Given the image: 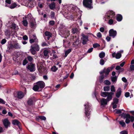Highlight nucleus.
Masks as SVG:
<instances>
[{
	"instance_id": "obj_49",
	"label": "nucleus",
	"mask_w": 134,
	"mask_h": 134,
	"mask_svg": "<svg viewBox=\"0 0 134 134\" xmlns=\"http://www.w3.org/2000/svg\"><path fill=\"white\" fill-rule=\"evenodd\" d=\"M111 92H114L115 91V87L114 86H112L111 87Z\"/></svg>"
},
{
	"instance_id": "obj_5",
	"label": "nucleus",
	"mask_w": 134,
	"mask_h": 134,
	"mask_svg": "<svg viewBox=\"0 0 134 134\" xmlns=\"http://www.w3.org/2000/svg\"><path fill=\"white\" fill-rule=\"evenodd\" d=\"M89 103H87L85 105V106H86L85 108V114L86 116H89L90 115V106L89 105Z\"/></svg>"
},
{
	"instance_id": "obj_11",
	"label": "nucleus",
	"mask_w": 134,
	"mask_h": 134,
	"mask_svg": "<svg viewBox=\"0 0 134 134\" xmlns=\"http://www.w3.org/2000/svg\"><path fill=\"white\" fill-rule=\"evenodd\" d=\"M43 64V63L41 62H39L37 64L38 69L40 72L41 71L44 69Z\"/></svg>"
},
{
	"instance_id": "obj_37",
	"label": "nucleus",
	"mask_w": 134,
	"mask_h": 134,
	"mask_svg": "<svg viewBox=\"0 0 134 134\" xmlns=\"http://www.w3.org/2000/svg\"><path fill=\"white\" fill-rule=\"evenodd\" d=\"M120 124L122 127H124L125 126L126 124L125 122L122 121H119Z\"/></svg>"
},
{
	"instance_id": "obj_1",
	"label": "nucleus",
	"mask_w": 134,
	"mask_h": 134,
	"mask_svg": "<svg viewBox=\"0 0 134 134\" xmlns=\"http://www.w3.org/2000/svg\"><path fill=\"white\" fill-rule=\"evenodd\" d=\"M114 93L112 92H103L101 93V96L105 97L107 96L106 99L102 98L100 100L101 104L102 105H104L107 104V102L111 100L112 98V96L114 94Z\"/></svg>"
},
{
	"instance_id": "obj_40",
	"label": "nucleus",
	"mask_w": 134,
	"mask_h": 134,
	"mask_svg": "<svg viewBox=\"0 0 134 134\" xmlns=\"http://www.w3.org/2000/svg\"><path fill=\"white\" fill-rule=\"evenodd\" d=\"M104 78V76L103 75H102L100 76L99 78V80H100V82H102L103 81V79Z\"/></svg>"
},
{
	"instance_id": "obj_19",
	"label": "nucleus",
	"mask_w": 134,
	"mask_h": 134,
	"mask_svg": "<svg viewBox=\"0 0 134 134\" xmlns=\"http://www.w3.org/2000/svg\"><path fill=\"white\" fill-rule=\"evenodd\" d=\"M14 48L16 49H19L21 48V46L19 43L16 42L14 44Z\"/></svg>"
},
{
	"instance_id": "obj_57",
	"label": "nucleus",
	"mask_w": 134,
	"mask_h": 134,
	"mask_svg": "<svg viewBox=\"0 0 134 134\" xmlns=\"http://www.w3.org/2000/svg\"><path fill=\"white\" fill-rule=\"evenodd\" d=\"M0 103L4 104L5 103V102L3 99L0 98Z\"/></svg>"
},
{
	"instance_id": "obj_55",
	"label": "nucleus",
	"mask_w": 134,
	"mask_h": 134,
	"mask_svg": "<svg viewBox=\"0 0 134 134\" xmlns=\"http://www.w3.org/2000/svg\"><path fill=\"white\" fill-rule=\"evenodd\" d=\"M23 39L24 40H27L28 39V37L27 36L25 35L23 37Z\"/></svg>"
},
{
	"instance_id": "obj_13",
	"label": "nucleus",
	"mask_w": 134,
	"mask_h": 134,
	"mask_svg": "<svg viewBox=\"0 0 134 134\" xmlns=\"http://www.w3.org/2000/svg\"><path fill=\"white\" fill-rule=\"evenodd\" d=\"M34 65V64L31 63L30 64L28 65L27 68L31 71H34L35 70Z\"/></svg>"
},
{
	"instance_id": "obj_9",
	"label": "nucleus",
	"mask_w": 134,
	"mask_h": 134,
	"mask_svg": "<svg viewBox=\"0 0 134 134\" xmlns=\"http://www.w3.org/2000/svg\"><path fill=\"white\" fill-rule=\"evenodd\" d=\"M109 36H110L112 37L113 38H114L116 35L117 32L113 30V29H111L109 31Z\"/></svg>"
},
{
	"instance_id": "obj_38",
	"label": "nucleus",
	"mask_w": 134,
	"mask_h": 134,
	"mask_svg": "<svg viewBox=\"0 0 134 134\" xmlns=\"http://www.w3.org/2000/svg\"><path fill=\"white\" fill-rule=\"evenodd\" d=\"M109 90L110 88L108 86H105L104 88V91H109Z\"/></svg>"
},
{
	"instance_id": "obj_16",
	"label": "nucleus",
	"mask_w": 134,
	"mask_h": 134,
	"mask_svg": "<svg viewBox=\"0 0 134 134\" xmlns=\"http://www.w3.org/2000/svg\"><path fill=\"white\" fill-rule=\"evenodd\" d=\"M17 97L20 99L23 98L24 96V94L21 92H18L17 93Z\"/></svg>"
},
{
	"instance_id": "obj_45",
	"label": "nucleus",
	"mask_w": 134,
	"mask_h": 134,
	"mask_svg": "<svg viewBox=\"0 0 134 134\" xmlns=\"http://www.w3.org/2000/svg\"><path fill=\"white\" fill-rule=\"evenodd\" d=\"M78 44V41L76 40L75 42L73 43V46H74L75 47H76L77 46Z\"/></svg>"
},
{
	"instance_id": "obj_47",
	"label": "nucleus",
	"mask_w": 134,
	"mask_h": 134,
	"mask_svg": "<svg viewBox=\"0 0 134 134\" xmlns=\"http://www.w3.org/2000/svg\"><path fill=\"white\" fill-rule=\"evenodd\" d=\"M55 16V13L54 12H52L51 13V16L52 19Z\"/></svg>"
},
{
	"instance_id": "obj_7",
	"label": "nucleus",
	"mask_w": 134,
	"mask_h": 134,
	"mask_svg": "<svg viewBox=\"0 0 134 134\" xmlns=\"http://www.w3.org/2000/svg\"><path fill=\"white\" fill-rule=\"evenodd\" d=\"M107 14V18L108 19L112 18L115 15L114 12L112 10L108 11Z\"/></svg>"
},
{
	"instance_id": "obj_58",
	"label": "nucleus",
	"mask_w": 134,
	"mask_h": 134,
	"mask_svg": "<svg viewBox=\"0 0 134 134\" xmlns=\"http://www.w3.org/2000/svg\"><path fill=\"white\" fill-rule=\"evenodd\" d=\"M125 97H128L130 96V93L129 92H126L125 93Z\"/></svg>"
},
{
	"instance_id": "obj_43",
	"label": "nucleus",
	"mask_w": 134,
	"mask_h": 134,
	"mask_svg": "<svg viewBox=\"0 0 134 134\" xmlns=\"http://www.w3.org/2000/svg\"><path fill=\"white\" fill-rule=\"evenodd\" d=\"M27 103L29 105H31L33 103V100L31 99H30L28 101Z\"/></svg>"
},
{
	"instance_id": "obj_24",
	"label": "nucleus",
	"mask_w": 134,
	"mask_h": 134,
	"mask_svg": "<svg viewBox=\"0 0 134 134\" xmlns=\"http://www.w3.org/2000/svg\"><path fill=\"white\" fill-rule=\"evenodd\" d=\"M122 19V16L120 15H118L117 16L116 20H117L120 21Z\"/></svg>"
},
{
	"instance_id": "obj_6",
	"label": "nucleus",
	"mask_w": 134,
	"mask_h": 134,
	"mask_svg": "<svg viewBox=\"0 0 134 134\" xmlns=\"http://www.w3.org/2000/svg\"><path fill=\"white\" fill-rule=\"evenodd\" d=\"M81 36L82 37V43L83 44H86L87 42L88 41V39L87 36L85 35L84 34H82Z\"/></svg>"
},
{
	"instance_id": "obj_21",
	"label": "nucleus",
	"mask_w": 134,
	"mask_h": 134,
	"mask_svg": "<svg viewBox=\"0 0 134 134\" xmlns=\"http://www.w3.org/2000/svg\"><path fill=\"white\" fill-rule=\"evenodd\" d=\"M49 7L51 9L54 8L55 7V3L54 2H53L50 4L49 5Z\"/></svg>"
},
{
	"instance_id": "obj_36",
	"label": "nucleus",
	"mask_w": 134,
	"mask_h": 134,
	"mask_svg": "<svg viewBox=\"0 0 134 134\" xmlns=\"http://www.w3.org/2000/svg\"><path fill=\"white\" fill-rule=\"evenodd\" d=\"M104 83L105 85H109L110 84V82L108 80H105L104 82Z\"/></svg>"
},
{
	"instance_id": "obj_52",
	"label": "nucleus",
	"mask_w": 134,
	"mask_h": 134,
	"mask_svg": "<svg viewBox=\"0 0 134 134\" xmlns=\"http://www.w3.org/2000/svg\"><path fill=\"white\" fill-rule=\"evenodd\" d=\"M41 45L42 46H48L46 42H43L41 44Z\"/></svg>"
},
{
	"instance_id": "obj_2",
	"label": "nucleus",
	"mask_w": 134,
	"mask_h": 134,
	"mask_svg": "<svg viewBox=\"0 0 134 134\" xmlns=\"http://www.w3.org/2000/svg\"><path fill=\"white\" fill-rule=\"evenodd\" d=\"M92 0H83V4L85 7L91 9L92 8Z\"/></svg>"
},
{
	"instance_id": "obj_32",
	"label": "nucleus",
	"mask_w": 134,
	"mask_h": 134,
	"mask_svg": "<svg viewBox=\"0 0 134 134\" xmlns=\"http://www.w3.org/2000/svg\"><path fill=\"white\" fill-rule=\"evenodd\" d=\"M17 6V5L15 3H13L9 7L10 8L12 9H13L15 7Z\"/></svg>"
},
{
	"instance_id": "obj_35",
	"label": "nucleus",
	"mask_w": 134,
	"mask_h": 134,
	"mask_svg": "<svg viewBox=\"0 0 134 134\" xmlns=\"http://www.w3.org/2000/svg\"><path fill=\"white\" fill-rule=\"evenodd\" d=\"M28 63V62L27 60V58H25L23 62V65H25Z\"/></svg>"
},
{
	"instance_id": "obj_62",
	"label": "nucleus",
	"mask_w": 134,
	"mask_h": 134,
	"mask_svg": "<svg viewBox=\"0 0 134 134\" xmlns=\"http://www.w3.org/2000/svg\"><path fill=\"white\" fill-rule=\"evenodd\" d=\"M16 25L15 24H12V25L11 28L13 29H15L16 28Z\"/></svg>"
},
{
	"instance_id": "obj_48",
	"label": "nucleus",
	"mask_w": 134,
	"mask_h": 134,
	"mask_svg": "<svg viewBox=\"0 0 134 134\" xmlns=\"http://www.w3.org/2000/svg\"><path fill=\"white\" fill-rule=\"evenodd\" d=\"M115 110H116V113L117 114H120L121 113V110H123V109L122 110H118V109H115Z\"/></svg>"
},
{
	"instance_id": "obj_56",
	"label": "nucleus",
	"mask_w": 134,
	"mask_h": 134,
	"mask_svg": "<svg viewBox=\"0 0 134 134\" xmlns=\"http://www.w3.org/2000/svg\"><path fill=\"white\" fill-rule=\"evenodd\" d=\"M99 46V45L98 43H96L94 44L93 45V46L94 48H96Z\"/></svg>"
},
{
	"instance_id": "obj_25",
	"label": "nucleus",
	"mask_w": 134,
	"mask_h": 134,
	"mask_svg": "<svg viewBox=\"0 0 134 134\" xmlns=\"http://www.w3.org/2000/svg\"><path fill=\"white\" fill-rule=\"evenodd\" d=\"M29 39H30L29 42L31 44H32L34 42H35V43H38V40H37V41H36V40H35L33 39L32 38V39L29 38Z\"/></svg>"
},
{
	"instance_id": "obj_20",
	"label": "nucleus",
	"mask_w": 134,
	"mask_h": 134,
	"mask_svg": "<svg viewBox=\"0 0 134 134\" xmlns=\"http://www.w3.org/2000/svg\"><path fill=\"white\" fill-rule=\"evenodd\" d=\"M30 51L31 53L33 55H35L36 53V51L33 48L31 47Z\"/></svg>"
},
{
	"instance_id": "obj_30",
	"label": "nucleus",
	"mask_w": 134,
	"mask_h": 134,
	"mask_svg": "<svg viewBox=\"0 0 134 134\" xmlns=\"http://www.w3.org/2000/svg\"><path fill=\"white\" fill-rule=\"evenodd\" d=\"M71 51V49H69L66 51L65 53V57H66L68 55Z\"/></svg>"
},
{
	"instance_id": "obj_27",
	"label": "nucleus",
	"mask_w": 134,
	"mask_h": 134,
	"mask_svg": "<svg viewBox=\"0 0 134 134\" xmlns=\"http://www.w3.org/2000/svg\"><path fill=\"white\" fill-rule=\"evenodd\" d=\"M39 88H40L37 84L35 85L33 88V90L35 91H38Z\"/></svg>"
},
{
	"instance_id": "obj_8",
	"label": "nucleus",
	"mask_w": 134,
	"mask_h": 134,
	"mask_svg": "<svg viewBox=\"0 0 134 134\" xmlns=\"http://www.w3.org/2000/svg\"><path fill=\"white\" fill-rule=\"evenodd\" d=\"M113 66H111L110 67L108 68L107 69L104 68V73L105 74V76H107L108 75L109 72L110 71H111L113 69Z\"/></svg>"
},
{
	"instance_id": "obj_54",
	"label": "nucleus",
	"mask_w": 134,
	"mask_h": 134,
	"mask_svg": "<svg viewBox=\"0 0 134 134\" xmlns=\"http://www.w3.org/2000/svg\"><path fill=\"white\" fill-rule=\"evenodd\" d=\"M97 36L98 37L100 38L102 37V35L101 33L100 32H99L97 33Z\"/></svg>"
},
{
	"instance_id": "obj_29",
	"label": "nucleus",
	"mask_w": 134,
	"mask_h": 134,
	"mask_svg": "<svg viewBox=\"0 0 134 134\" xmlns=\"http://www.w3.org/2000/svg\"><path fill=\"white\" fill-rule=\"evenodd\" d=\"M27 59L30 62H31L33 60V59L32 57L30 55H28L27 56Z\"/></svg>"
},
{
	"instance_id": "obj_51",
	"label": "nucleus",
	"mask_w": 134,
	"mask_h": 134,
	"mask_svg": "<svg viewBox=\"0 0 134 134\" xmlns=\"http://www.w3.org/2000/svg\"><path fill=\"white\" fill-rule=\"evenodd\" d=\"M6 42V40L5 39H3L1 42V43L2 44H5Z\"/></svg>"
},
{
	"instance_id": "obj_33",
	"label": "nucleus",
	"mask_w": 134,
	"mask_h": 134,
	"mask_svg": "<svg viewBox=\"0 0 134 134\" xmlns=\"http://www.w3.org/2000/svg\"><path fill=\"white\" fill-rule=\"evenodd\" d=\"M23 24L25 26H27L28 25V22L26 20L23 21Z\"/></svg>"
},
{
	"instance_id": "obj_53",
	"label": "nucleus",
	"mask_w": 134,
	"mask_h": 134,
	"mask_svg": "<svg viewBox=\"0 0 134 134\" xmlns=\"http://www.w3.org/2000/svg\"><path fill=\"white\" fill-rule=\"evenodd\" d=\"M49 23L50 25L52 26L54 25L55 22L54 21H51Z\"/></svg>"
},
{
	"instance_id": "obj_15",
	"label": "nucleus",
	"mask_w": 134,
	"mask_h": 134,
	"mask_svg": "<svg viewBox=\"0 0 134 134\" xmlns=\"http://www.w3.org/2000/svg\"><path fill=\"white\" fill-rule=\"evenodd\" d=\"M44 34L45 36L47 37V38L48 40H49L50 39V38L52 37V35L51 33L48 31H46L44 32Z\"/></svg>"
},
{
	"instance_id": "obj_23",
	"label": "nucleus",
	"mask_w": 134,
	"mask_h": 134,
	"mask_svg": "<svg viewBox=\"0 0 134 134\" xmlns=\"http://www.w3.org/2000/svg\"><path fill=\"white\" fill-rule=\"evenodd\" d=\"M50 51L47 49H45L43 51V54L44 56L46 57L48 56V53Z\"/></svg>"
},
{
	"instance_id": "obj_28",
	"label": "nucleus",
	"mask_w": 134,
	"mask_h": 134,
	"mask_svg": "<svg viewBox=\"0 0 134 134\" xmlns=\"http://www.w3.org/2000/svg\"><path fill=\"white\" fill-rule=\"evenodd\" d=\"M105 55V53L104 52H102L100 53L99 56L100 58H102L104 57Z\"/></svg>"
},
{
	"instance_id": "obj_46",
	"label": "nucleus",
	"mask_w": 134,
	"mask_h": 134,
	"mask_svg": "<svg viewBox=\"0 0 134 134\" xmlns=\"http://www.w3.org/2000/svg\"><path fill=\"white\" fill-rule=\"evenodd\" d=\"M100 64L101 65H103L104 64V61L103 59H101L100 61Z\"/></svg>"
},
{
	"instance_id": "obj_59",
	"label": "nucleus",
	"mask_w": 134,
	"mask_h": 134,
	"mask_svg": "<svg viewBox=\"0 0 134 134\" xmlns=\"http://www.w3.org/2000/svg\"><path fill=\"white\" fill-rule=\"evenodd\" d=\"M121 134H128V132L125 131H123L120 132Z\"/></svg>"
},
{
	"instance_id": "obj_42",
	"label": "nucleus",
	"mask_w": 134,
	"mask_h": 134,
	"mask_svg": "<svg viewBox=\"0 0 134 134\" xmlns=\"http://www.w3.org/2000/svg\"><path fill=\"white\" fill-rule=\"evenodd\" d=\"M78 31V30L76 28H75L72 29V32L74 34L77 32Z\"/></svg>"
},
{
	"instance_id": "obj_31",
	"label": "nucleus",
	"mask_w": 134,
	"mask_h": 134,
	"mask_svg": "<svg viewBox=\"0 0 134 134\" xmlns=\"http://www.w3.org/2000/svg\"><path fill=\"white\" fill-rule=\"evenodd\" d=\"M118 102V99L116 98H114L113 99V104H117Z\"/></svg>"
},
{
	"instance_id": "obj_3",
	"label": "nucleus",
	"mask_w": 134,
	"mask_h": 134,
	"mask_svg": "<svg viewBox=\"0 0 134 134\" xmlns=\"http://www.w3.org/2000/svg\"><path fill=\"white\" fill-rule=\"evenodd\" d=\"M123 52V51L122 50H121L118 52L115 55V53L114 52L112 54V57L114 58L115 57L117 59H119L120 58L121 56V53H122Z\"/></svg>"
},
{
	"instance_id": "obj_26",
	"label": "nucleus",
	"mask_w": 134,
	"mask_h": 134,
	"mask_svg": "<svg viewBox=\"0 0 134 134\" xmlns=\"http://www.w3.org/2000/svg\"><path fill=\"white\" fill-rule=\"evenodd\" d=\"M27 18H28V19H30V21H33L34 19L33 18V17L32 16L31 14H29L27 15Z\"/></svg>"
},
{
	"instance_id": "obj_44",
	"label": "nucleus",
	"mask_w": 134,
	"mask_h": 134,
	"mask_svg": "<svg viewBox=\"0 0 134 134\" xmlns=\"http://www.w3.org/2000/svg\"><path fill=\"white\" fill-rule=\"evenodd\" d=\"M39 118L42 120H45L46 119V118L43 116H39Z\"/></svg>"
},
{
	"instance_id": "obj_39",
	"label": "nucleus",
	"mask_w": 134,
	"mask_h": 134,
	"mask_svg": "<svg viewBox=\"0 0 134 134\" xmlns=\"http://www.w3.org/2000/svg\"><path fill=\"white\" fill-rule=\"evenodd\" d=\"M51 69L53 71L55 72L58 69V68H56L55 66H54L51 68Z\"/></svg>"
},
{
	"instance_id": "obj_64",
	"label": "nucleus",
	"mask_w": 134,
	"mask_h": 134,
	"mask_svg": "<svg viewBox=\"0 0 134 134\" xmlns=\"http://www.w3.org/2000/svg\"><path fill=\"white\" fill-rule=\"evenodd\" d=\"M130 69L131 70H134V65H131L130 66Z\"/></svg>"
},
{
	"instance_id": "obj_10",
	"label": "nucleus",
	"mask_w": 134,
	"mask_h": 134,
	"mask_svg": "<svg viewBox=\"0 0 134 134\" xmlns=\"http://www.w3.org/2000/svg\"><path fill=\"white\" fill-rule=\"evenodd\" d=\"M2 121L4 126L6 128H8L10 124V122L9 121L8 119H7L3 120Z\"/></svg>"
},
{
	"instance_id": "obj_63",
	"label": "nucleus",
	"mask_w": 134,
	"mask_h": 134,
	"mask_svg": "<svg viewBox=\"0 0 134 134\" xmlns=\"http://www.w3.org/2000/svg\"><path fill=\"white\" fill-rule=\"evenodd\" d=\"M122 80L125 82H126L127 81V80L124 77H123L122 78Z\"/></svg>"
},
{
	"instance_id": "obj_41",
	"label": "nucleus",
	"mask_w": 134,
	"mask_h": 134,
	"mask_svg": "<svg viewBox=\"0 0 134 134\" xmlns=\"http://www.w3.org/2000/svg\"><path fill=\"white\" fill-rule=\"evenodd\" d=\"M29 22H30L31 24V27L33 28L35 26V22H32L31 21H30Z\"/></svg>"
},
{
	"instance_id": "obj_14",
	"label": "nucleus",
	"mask_w": 134,
	"mask_h": 134,
	"mask_svg": "<svg viewBox=\"0 0 134 134\" xmlns=\"http://www.w3.org/2000/svg\"><path fill=\"white\" fill-rule=\"evenodd\" d=\"M36 84L40 88H43L45 86L44 82L42 81H39L37 82L36 83Z\"/></svg>"
},
{
	"instance_id": "obj_60",
	"label": "nucleus",
	"mask_w": 134,
	"mask_h": 134,
	"mask_svg": "<svg viewBox=\"0 0 134 134\" xmlns=\"http://www.w3.org/2000/svg\"><path fill=\"white\" fill-rule=\"evenodd\" d=\"M130 119L131 122H133L134 120V117L133 116H130Z\"/></svg>"
},
{
	"instance_id": "obj_17",
	"label": "nucleus",
	"mask_w": 134,
	"mask_h": 134,
	"mask_svg": "<svg viewBox=\"0 0 134 134\" xmlns=\"http://www.w3.org/2000/svg\"><path fill=\"white\" fill-rule=\"evenodd\" d=\"M12 124L15 125H17L19 127L20 126V123L18 120H14L12 121Z\"/></svg>"
},
{
	"instance_id": "obj_18",
	"label": "nucleus",
	"mask_w": 134,
	"mask_h": 134,
	"mask_svg": "<svg viewBox=\"0 0 134 134\" xmlns=\"http://www.w3.org/2000/svg\"><path fill=\"white\" fill-rule=\"evenodd\" d=\"M121 90L120 88H119L117 91V92L116 94V96L117 98H119L121 94Z\"/></svg>"
},
{
	"instance_id": "obj_22",
	"label": "nucleus",
	"mask_w": 134,
	"mask_h": 134,
	"mask_svg": "<svg viewBox=\"0 0 134 134\" xmlns=\"http://www.w3.org/2000/svg\"><path fill=\"white\" fill-rule=\"evenodd\" d=\"M29 38H32L35 40L36 41L38 40V39L37 38V37L35 35H30L29 36Z\"/></svg>"
},
{
	"instance_id": "obj_34",
	"label": "nucleus",
	"mask_w": 134,
	"mask_h": 134,
	"mask_svg": "<svg viewBox=\"0 0 134 134\" xmlns=\"http://www.w3.org/2000/svg\"><path fill=\"white\" fill-rule=\"evenodd\" d=\"M111 79L112 82H115L116 80L117 77L116 76L114 77H111Z\"/></svg>"
},
{
	"instance_id": "obj_50",
	"label": "nucleus",
	"mask_w": 134,
	"mask_h": 134,
	"mask_svg": "<svg viewBox=\"0 0 134 134\" xmlns=\"http://www.w3.org/2000/svg\"><path fill=\"white\" fill-rule=\"evenodd\" d=\"M113 20L112 19H110L108 21V24L110 25H112L113 23Z\"/></svg>"
},
{
	"instance_id": "obj_12",
	"label": "nucleus",
	"mask_w": 134,
	"mask_h": 134,
	"mask_svg": "<svg viewBox=\"0 0 134 134\" xmlns=\"http://www.w3.org/2000/svg\"><path fill=\"white\" fill-rule=\"evenodd\" d=\"M31 46V47L33 48L37 51H39L40 49V47L39 45L38 44V43H35Z\"/></svg>"
},
{
	"instance_id": "obj_4",
	"label": "nucleus",
	"mask_w": 134,
	"mask_h": 134,
	"mask_svg": "<svg viewBox=\"0 0 134 134\" xmlns=\"http://www.w3.org/2000/svg\"><path fill=\"white\" fill-rule=\"evenodd\" d=\"M122 117H123L124 118H126L125 122L126 124L129 123L130 121V115L128 114H124V113L121 114Z\"/></svg>"
},
{
	"instance_id": "obj_61",
	"label": "nucleus",
	"mask_w": 134,
	"mask_h": 134,
	"mask_svg": "<svg viewBox=\"0 0 134 134\" xmlns=\"http://www.w3.org/2000/svg\"><path fill=\"white\" fill-rule=\"evenodd\" d=\"M38 7L40 8H42L43 7V4L42 3H39L38 4Z\"/></svg>"
}]
</instances>
